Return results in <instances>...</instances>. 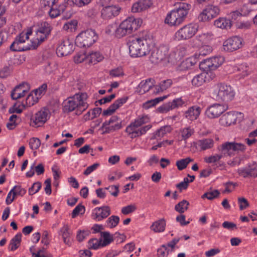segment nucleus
<instances>
[{
	"label": "nucleus",
	"mask_w": 257,
	"mask_h": 257,
	"mask_svg": "<svg viewBox=\"0 0 257 257\" xmlns=\"http://www.w3.org/2000/svg\"><path fill=\"white\" fill-rule=\"evenodd\" d=\"M86 96V94L81 93H76L67 98L63 102L64 112L68 113L75 110L77 114H81L88 106V104L84 101Z\"/></svg>",
	"instance_id": "obj_1"
},
{
	"label": "nucleus",
	"mask_w": 257,
	"mask_h": 257,
	"mask_svg": "<svg viewBox=\"0 0 257 257\" xmlns=\"http://www.w3.org/2000/svg\"><path fill=\"white\" fill-rule=\"evenodd\" d=\"M149 121L150 118L148 115H145L138 117L126 126L125 131L131 139L139 137L146 134L152 127V126L151 124L142 126V125Z\"/></svg>",
	"instance_id": "obj_2"
},
{
	"label": "nucleus",
	"mask_w": 257,
	"mask_h": 257,
	"mask_svg": "<svg viewBox=\"0 0 257 257\" xmlns=\"http://www.w3.org/2000/svg\"><path fill=\"white\" fill-rule=\"evenodd\" d=\"M210 94L216 101L228 102L234 99L235 92L231 86L218 83L211 88Z\"/></svg>",
	"instance_id": "obj_3"
},
{
	"label": "nucleus",
	"mask_w": 257,
	"mask_h": 257,
	"mask_svg": "<svg viewBox=\"0 0 257 257\" xmlns=\"http://www.w3.org/2000/svg\"><path fill=\"white\" fill-rule=\"evenodd\" d=\"M149 41L150 40L147 36L137 38L130 41L128 47L131 56L138 57L147 55L150 50Z\"/></svg>",
	"instance_id": "obj_4"
},
{
	"label": "nucleus",
	"mask_w": 257,
	"mask_h": 257,
	"mask_svg": "<svg viewBox=\"0 0 257 257\" xmlns=\"http://www.w3.org/2000/svg\"><path fill=\"white\" fill-rule=\"evenodd\" d=\"M32 34V31L31 29H28L27 32H22L17 36L15 41L10 46V49L13 51H25L30 49H35L36 48L32 47L31 45H26V41L29 38V36Z\"/></svg>",
	"instance_id": "obj_5"
},
{
	"label": "nucleus",
	"mask_w": 257,
	"mask_h": 257,
	"mask_svg": "<svg viewBox=\"0 0 257 257\" xmlns=\"http://www.w3.org/2000/svg\"><path fill=\"white\" fill-rule=\"evenodd\" d=\"M52 30L51 25L46 22H42L36 31V36L31 41L32 47L37 48L40 44L45 41L50 35Z\"/></svg>",
	"instance_id": "obj_6"
},
{
	"label": "nucleus",
	"mask_w": 257,
	"mask_h": 257,
	"mask_svg": "<svg viewBox=\"0 0 257 257\" xmlns=\"http://www.w3.org/2000/svg\"><path fill=\"white\" fill-rule=\"evenodd\" d=\"M97 38L94 30H87L82 32L76 37L75 44L79 47H89L96 42Z\"/></svg>",
	"instance_id": "obj_7"
},
{
	"label": "nucleus",
	"mask_w": 257,
	"mask_h": 257,
	"mask_svg": "<svg viewBox=\"0 0 257 257\" xmlns=\"http://www.w3.org/2000/svg\"><path fill=\"white\" fill-rule=\"evenodd\" d=\"M246 149V146L243 144L235 141L226 142L218 148L219 150L223 155L228 156H232L234 155L235 153L244 152Z\"/></svg>",
	"instance_id": "obj_8"
},
{
	"label": "nucleus",
	"mask_w": 257,
	"mask_h": 257,
	"mask_svg": "<svg viewBox=\"0 0 257 257\" xmlns=\"http://www.w3.org/2000/svg\"><path fill=\"white\" fill-rule=\"evenodd\" d=\"M198 29V26L197 24H189L178 30L175 33L174 39L177 41L188 40L195 35Z\"/></svg>",
	"instance_id": "obj_9"
},
{
	"label": "nucleus",
	"mask_w": 257,
	"mask_h": 257,
	"mask_svg": "<svg viewBox=\"0 0 257 257\" xmlns=\"http://www.w3.org/2000/svg\"><path fill=\"white\" fill-rule=\"evenodd\" d=\"M122 127V120L117 116L113 115L102 123L100 130H103L102 134H105L120 130Z\"/></svg>",
	"instance_id": "obj_10"
},
{
	"label": "nucleus",
	"mask_w": 257,
	"mask_h": 257,
	"mask_svg": "<svg viewBox=\"0 0 257 257\" xmlns=\"http://www.w3.org/2000/svg\"><path fill=\"white\" fill-rule=\"evenodd\" d=\"M220 13L218 7L213 5H208L204 7L199 14L198 19L200 22H209L217 17Z\"/></svg>",
	"instance_id": "obj_11"
},
{
	"label": "nucleus",
	"mask_w": 257,
	"mask_h": 257,
	"mask_svg": "<svg viewBox=\"0 0 257 257\" xmlns=\"http://www.w3.org/2000/svg\"><path fill=\"white\" fill-rule=\"evenodd\" d=\"M74 50V39L67 37L61 41L57 48L56 53L58 56H66L72 53Z\"/></svg>",
	"instance_id": "obj_12"
},
{
	"label": "nucleus",
	"mask_w": 257,
	"mask_h": 257,
	"mask_svg": "<svg viewBox=\"0 0 257 257\" xmlns=\"http://www.w3.org/2000/svg\"><path fill=\"white\" fill-rule=\"evenodd\" d=\"M48 117V110L41 109L36 113L34 115L31 116L30 125L35 127L41 126L46 122Z\"/></svg>",
	"instance_id": "obj_13"
},
{
	"label": "nucleus",
	"mask_w": 257,
	"mask_h": 257,
	"mask_svg": "<svg viewBox=\"0 0 257 257\" xmlns=\"http://www.w3.org/2000/svg\"><path fill=\"white\" fill-rule=\"evenodd\" d=\"M120 7L116 5H110L102 8L101 10V17L103 20H110L117 16L121 11Z\"/></svg>",
	"instance_id": "obj_14"
},
{
	"label": "nucleus",
	"mask_w": 257,
	"mask_h": 257,
	"mask_svg": "<svg viewBox=\"0 0 257 257\" xmlns=\"http://www.w3.org/2000/svg\"><path fill=\"white\" fill-rule=\"evenodd\" d=\"M241 46L242 40L237 36L228 38L223 43V50L226 52H233L239 49Z\"/></svg>",
	"instance_id": "obj_15"
},
{
	"label": "nucleus",
	"mask_w": 257,
	"mask_h": 257,
	"mask_svg": "<svg viewBox=\"0 0 257 257\" xmlns=\"http://www.w3.org/2000/svg\"><path fill=\"white\" fill-rule=\"evenodd\" d=\"M227 108L226 106L215 103L210 106L206 110L205 113L208 117L214 118L219 116Z\"/></svg>",
	"instance_id": "obj_16"
},
{
	"label": "nucleus",
	"mask_w": 257,
	"mask_h": 257,
	"mask_svg": "<svg viewBox=\"0 0 257 257\" xmlns=\"http://www.w3.org/2000/svg\"><path fill=\"white\" fill-rule=\"evenodd\" d=\"M110 214V208L108 206H103L94 208L92 213V217L97 221H101Z\"/></svg>",
	"instance_id": "obj_17"
},
{
	"label": "nucleus",
	"mask_w": 257,
	"mask_h": 257,
	"mask_svg": "<svg viewBox=\"0 0 257 257\" xmlns=\"http://www.w3.org/2000/svg\"><path fill=\"white\" fill-rule=\"evenodd\" d=\"M238 115H241L240 112L236 111H230L223 114L220 118V124L223 126H229L234 124Z\"/></svg>",
	"instance_id": "obj_18"
},
{
	"label": "nucleus",
	"mask_w": 257,
	"mask_h": 257,
	"mask_svg": "<svg viewBox=\"0 0 257 257\" xmlns=\"http://www.w3.org/2000/svg\"><path fill=\"white\" fill-rule=\"evenodd\" d=\"M121 23L130 34L139 28L142 23V21L140 19H135L134 17H130Z\"/></svg>",
	"instance_id": "obj_19"
},
{
	"label": "nucleus",
	"mask_w": 257,
	"mask_h": 257,
	"mask_svg": "<svg viewBox=\"0 0 257 257\" xmlns=\"http://www.w3.org/2000/svg\"><path fill=\"white\" fill-rule=\"evenodd\" d=\"M168 48L167 46L160 47L152 53L150 60L153 63H159L165 58L168 54Z\"/></svg>",
	"instance_id": "obj_20"
},
{
	"label": "nucleus",
	"mask_w": 257,
	"mask_h": 257,
	"mask_svg": "<svg viewBox=\"0 0 257 257\" xmlns=\"http://www.w3.org/2000/svg\"><path fill=\"white\" fill-rule=\"evenodd\" d=\"M184 103V102L181 98H177L160 106L158 108V111L162 113H167L171 110L181 106Z\"/></svg>",
	"instance_id": "obj_21"
},
{
	"label": "nucleus",
	"mask_w": 257,
	"mask_h": 257,
	"mask_svg": "<svg viewBox=\"0 0 257 257\" xmlns=\"http://www.w3.org/2000/svg\"><path fill=\"white\" fill-rule=\"evenodd\" d=\"M30 89V85L27 83H23L16 86L11 93L13 99L16 100L25 95Z\"/></svg>",
	"instance_id": "obj_22"
},
{
	"label": "nucleus",
	"mask_w": 257,
	"mask_h": 257,
	"mask_svg": "<svg viewBox=\"0 0 257 257\" xmlns=\"http://www.w3.org/2000/svg\"><path fill=\"white\" fill-rule=\"evenodd\" d=\"M155 81L152 78H148L142 81L137 88V92L140 95H142L148 92L153 87L155 86Z\"/></svg>",
	"instance_id": "obj_23"
},
{
	"label": "nucleus",
	"mask_w": 257,
	"mask_h": 257,
	"mask_svg": "<svg viewBox=\"0 0 257 257\" xmlns=\"http://www.w3.org/2000/svg\"><path fill=\"white\" fill-rule=\"evenodd\" d=\"M127 99V97H123L116 100L108 108L103 111V115L107 116L111 115L117 109L124 104Z\"/></svg>",
	"instance_id": "obj_24"
},
{
	"label": "nucleus",
	"mask_w": 257,
	"mask_h": 257,
	"mask_svg": "<svg viewBox=\"0 0 257 257\" xmlns=\"http://www.w3.org/2000/svg\"><path fill=\"white\" fill-rule=\"evenodd\" d=\"M184 20L178 15L175 11L172 10L167 16L165 23L171 26H178L181 24Z\"/></svg>",
	"instance_id": "obj_25"
},
{
	"label": "nucleus",
	"mask_w": 257,
	"mask_h": 257,
	"mask_svg": "<svg viewBox=\"0 0 257 257\" xmlns=\"http://www.w3.org/2000/svg\"><path fill=\"white\" fill-rule=\"evenodd\" d=\"M153 5L151 0H139L134 3L132 7L133 13H138L150 8Z\"/></svg>",
	"instance_id": "obj_26"
},
{
	"label": "nucleus",
	"mask_w": 257,
	"mask_h": 257,
	"mask_svg": "<svg viewBox=\"0 0 257 257\" xmlns=\"http://www.w3.org/2000/svg\"><path fill=\"white\" fill-rule=\"evenodd\" d=\"M236 67V75L238 79H243L250 74L251 69L245 63L239 64Z\"/></svg>",
	"instance_id": "obj_27"
},
{
	"label": "nucleus",
	"mask_w": 257,
	"mask_h": 257,
	"mask_svg": "<svg viewBox=\"0 0 257 257\" xmlns=\"http://www.w3.org/2000/svg\"><path fill=\"white\" fill-rule=\"evenodd\" d=\"M201 111L200 107L197 106H193L190 107L185 111V117L190 120L196 119L199 116Z\"/></svg>",
	"instance_id": "obj_28"
},
{
	"label": "nucleus",
	"mask_w": 257,
	"mask_h": 257,
	"mask_svg": "<svg viewBox=\"0 0 257 257\" xmlns=\"http://www.w3.org/2000/svg\"><path fill=\"white\" fill-rule=\"evenodd\" d=\"M191 8V5L183 3L179 4L178 6L173 10L178 14V15L180 16V17H181V18L184 20Z\"/></svg>",
	"instance_id": "obj_29"
},
{
	"label": "nucleus",
	"mask_w": 257,
	"mask_h": 257,
	"mask_svg": "<svg viewBox=\"0 0 257 257\" xmlns=\"http://www.w3.org/2000/svg\"><path fill=\"white\" fill-rule=\"evenodd\" d=\"M197 59L196 58L192 57L186 59L183 61L179 66V69L180 71H186L190 69L197 63Z\"/></svg>",
	"instance_id": "obj_30"
},
{
	"label": "nucleus",
	"mask_w": 257,
	"mask_h": 257,
	"mask_svg": "<svg viewBox=\"0 0 257 257\" xmlns=\"http://www.w3.org/2000/svg\"><path fill=\"white\" fill-rule=\"evenodd\" d=\"M213 34L211 32H205L199 34L196 37L201 44L206 45L213 39Z\"/></svg>",
	"instance_id": "obj_31"
},
{
	"label": "nucleus",
	"mask_w": 257,
	"mask_h": 257,
	"mask_svg": "<svg viewBox=\"0 0 257 257\" xmlns=\"http://www.w3.org/2000/svg\"><path fill=\"white\" fill-rule=\"evenodd\" d=\"M166 221L164 219H159L154 222L151 226V229L155 232H162L165 229Z\"/></svg>",
	"instance_id": "obj_32"
},
{
	"label": "nucleus",
	"mask_w": 257,
	"mask_h": 257,
	"mask_svg": "<svg viewBox=\"0 0 257 257\" xmlns=\"http://www.w3.org/2000/svg\"><path fill=\"white\" fill-rule=\"evenodd\" d=\"M172 84V81L171 79L163 80L161 81L159 85H155L154 93L158 94L160 92H163L169 88Z\"/></svg>",
	"instance_id": "obj_33"
},
{
	"label": "nucleus",
	"mask_w": 257,
	"mask_h": 257,
	"mask_svg": "<svg viewBox=\"0 0 257 257\" xmlns=\"http://www.w3.org/2000/svg\"><path fill=\"white\" fill-rule=\"evenodd\" d=\"M214 25L217 28L222 29H227L231 27L230 20L223 18H219L214 21Z\"/></svg>",
	"instance_id": "obj_34"
},
{
	"label": "nucleus",
	"mask_w": 257,
	"mask_h": 257,
	"mask_svg": "<svg viewBox=\"0 0 257 257\" xmlns=\"http://www.w3.org/2000/svg\"><path fill=\"white\" fill-rule=\"evenodd\" d=\"M60 234L62 235L64 242L66 244H71L70 229L67 225H64L60 230Z\"/></svg>",
	"instance_id": "obj_35"
},
{
	"label": "nucleus",
	"mask_w": 257,
	"mask_h": 257,
	"mask_svg": "<svg viewBox=\"0 0 257 257\" xmlns=\"http://www.w3.org/2000/svg\"><path fill=\"white\" fill-rule=\"evenodd\" d=\"M196 144L201 150H206L213 146L214 142L212 139H205L198 140L196 142Z\"/></svg>",
	"instance_id": "obj_36"
},
{
	"label": "nucleus",
	"mask_w": 257,
	"mask_h": 257,
	"mask_svg": "<svg viewBox=\"0 0 257 257\" xmlns=\"http://www.w3.org/2000/svg\"><path fill=\"white\" fill-rule=\"evenodd\" d=\"M103 59V56L98 52H92L87 55V61L90 63L96 64Z\"/></svg>",
	"instance_id": "obj_37"
},
{
	"label": "nucleus",
	"mask_w": 257,
	"mask_h": 257,
	"mask_svg": "<svg viewBox=\"0 0 257 257\" xmlns=\"http://www.w3.org/2000/svg\"><path fill=\"white\" fill-rule=\"evenodd\" d=\"M206 73H202L194 76L192 79V85L196 87L201 86L206 81Z\"/></svg>",
	"instance_id": "obj_38"
},
{
	"label": "nucleus",
	"mask_w": 257,
	"mask_h": 257,
	"mask_svg": "<svg viewBox=\"0 0 257 257\" xmlns=\"http://www.w3.org/2000/svg\"><path fill=\"white\" fill-rule=\"evenodd\" d=\"M21 233L17 234L11 240L9 244V249L12 251L17 249L20 245L21 241Z\"/></svg>",
	"instance_id": "obj_39"
},
{
	"label": "nucleus",
	"mask_w": 257,
	"mask_h": 257,
	"mask_svg": "<svg viewBox=\"0 0 257 257\" xmlns=\"http://www.w3.org/2000/svg\"><path fill=\"white\" fill-rule=\"evenodd\" d=\"M194 130L190 126L183 128L180 131V134L183 140H186L194 134Z\"/></svg>",
	"instance_id": "obj_40"
},
{
	"label": "nucleus",
	"mask_w": 257,
	"mask_h": 257,
	"mask_svg": "<svg viewBox=\"0 0 257 257\" xmlns=\"http://www.w3.org/2000/svg\"><path fill=\"white\" fill-rule=\"evenodd\" d=\"M189 203L186 200H183L179 202L175 206V210L182 214L186 211L188 208Z\"/></svg>",
	"instance_id": "obj_41"
},
{
	"label": "nucleus",
	"mask_w": 257,
	"mask_h": 257,
	"mask_svg": "<svg viewBox=\"0 0 257 257\" xmlns=\"http://www.w3.org/2000/svg\"><path fill=\"white\" fill-rule=\"evenodd\" d=\"M193 161V159L189 157L185 159H181L177 161L176 163V165L179 170H182L185 169L189 163Z\"/></svg>",
	"instance_id": "obj_42"
},
{
	"label": "nucleus",
	"mask_w": 257,
	"mask_h": 257,
	"mask_svg": "<svg viewBox=\"0 0 257 257\" xmlns=\"http://www.w3.org/2000/svg\"><path fill=\"white\" fill-rule=\"evenodd\" d=\"M172 130L170 125H165L161 127L155 133V138L163 137L166 134L171 132Z\"/></svg>",
	"instance_id": "obj_43"
},
{
	"label": "nucleus",
	"mask_w": 257,
	"mask_h": 257,
	"mask_svg": "<svg viewBox=\"0 0 257 257\" xmlns=\"http://www.w3.org/2000/svg\"><path fill=\"white\" fill-rule=\"evenodd\" d=\"M77 26V21L76 20H71L65 24L63 28L65 31L72 32L76 30Z\"/></svg>",
	"instance_id": "obj_44"
},
{
	"label": "nucleus",
	"mask_w": 257,
	"mask_h": 257,
	"mask_svg": "<svg viewBox=\"0 0 257 257\" xmlns=\"http://www.w3.org/2000/svg\"><path fill=\"white\" fill-rule=\"evenodd\" d=\"M119 222V217L118 216L112 215L106 220L108 227L112 228L117 226Z\"/></svg>",
	"instance_id": "obj_45"
},
{
	"label": "nucleus",
	"mask_w": 257,
	"mask_h": 257,
	"mask_svg": "<svg viewBox=\"0 0 257 257\" xmlns=\"http://www.w3.org/2000/svg\"><path fill=\"white\" fill-rule=\"evenodd\" d=\"M199 67L205 71L214 70L210 58L200 62Z\"/></svg>",
	"instance_id": "obj_46"
},
{
	"label": "nucleus",
	"mask_w": 257,
	"mask_h": 257,
	"mask_svg": "<svg viewBox=\"0 0 257 257\" xmlns=\"http://www.w3.org/2000/svg\"><path fill=\"white\" fill-rule=\"evenodd\" d=\"M213 69L215 70L223 62V58L221 56H216L210 58Z\"/></svg>",
	"instance_id": "obj_47"
},
{
	"label": "nucleus",
	"mask_w": 257,
	"mask_h": 257,
	"mask_svg": "<svg viewBox=\"0 0 257 257\" xmlns=\"http://www.w3.org/2000/svg\"><path fill=\"white\" fill-rule=\"evenodd\" d=\"M101 234L103 239L102 246H106L113 241V237L108 232H102Z\"/></svg>",
	"instance_id": "obj_48"
},
{
	"label": "nucleus",
	"mask_w": 257,
	"mask_h": 257,
	"mask_svg": "<svg viewBox=\"0 0 257 257\" xmlns=\"http://www.w3.org/2000/svg\"><path fill=\"white\" fill-rule=\"evenodd\" d=\"M220 193L217 190H214L209 191L205 193L202 196V198H206L209 200H212L215 198H217Z\"/></svg>",
	"instance_id": "obj_49"
},
{
	"label": "nucleus",
	"mask_w": 257,
	"mask_h": 257,
	"mask_svg": "<svg viewBox=\"0 0 257 257\" xmlns=\"http://www.w3.org/2000/svg\"><path fill=\"white\" fill-rule=\"evenodd\" d=\"M48 11V13L51 18H55L59 16L60 14V11L57 8L56 5L45 9Z\"/></svg>",
	"instance_id": "obj_50"
},
{
	"label": "nucleus",
	"mask_w": 257,
	"mask_h": 257,
	"mask_svg": "<svg viewBox=\"0 0 257 257\" xmlns=\"http://www.w3.org/2000/svg\"><path fill=\"white\" fill-rule=\"evenodd\" d=\"M18 117L16 114H12L9 118V121L7 124V126L9 130L14 129L17 125L16 120Z\"/></svg>",
	"instance_id": "obj_51"
},
{
	"label": "nucleus",
	"mask_w": 257,
	"mask_h": 257,
	"mask_svg": "<svg viewBox=\"0 0 257 257\" xmlns=\"http://www.w3.org/2000/svg\"><path fill=\"white\" fill-rule=\"evenodd\" d=\"M247 168L250 174V177H257V163L252 162L248 165Z\"/></svg>",
	"instance_id": "obj_52"
},
{
	"label": "nucleus",
	"mask_w": 257,
	"mask_h": 257,
	"mask_svg": "<svg viewBox=\"0 0 257 257\" xmlns=\"http://www.w3.org/2000/svg\"><path fill=\"white\" fill-rule=\"evenodd\" d=\"M41 145L40 140L37 138H32L29 141V146L32 150H36Z\"/></svg>",
	"instance_id": "obj_53"
},
{
	"label": "nucleus",
	"mask_w": 257,
	"mask_h": 257,
	"mask_svg": "<svg viewBox=\"0 0 257 257\" xmlns=\"http://www.w3.org/2000/svg\"><path fill=\"white\" fill-rule=\"evenodd\" d=\"M38 97L37 96L35 97L33 94L30 93L28 95L26 99V104L27 106L33 105L38 102Z\"/></svg>",
	"instance_id": "obj_54"
},
{
	"label": "nucleus",
	"mask_w": 257,
	"mask_h": 257,
	"mask_svg": "<svg viewBox=\"0 0 257 257\" xmlns=\"http://www.w3.org/2000/svg\"><path fill=\"white\" fill-rule=\"evenodd\" d=\"M85 212V207L83 205L79 204L74 209L72 213V217L75 218L79 214H83Z\"/></svg>",
	"instance_id": "obj_55"
},
{
	"label": "nucleus",
	"mask_w": 257,
	"mask_h": 257,
	"mask_svg": "<svg viewBox=\"0 0 257 257\" xmlns=\"http://www.w3.org/2000/svg\"><path fill=\"white\" fill-rule=\"evenodd\" d=\"M129 34L123 26L120 23L118 27L117 26L115 30V35L118 37H122Z\"/></svg>",
	"instance_id": "obj_56"
},
{
	"label": "nucleus",
	"mask_w": 257,
	"mask_h": 257,
	"mask_svg": "<svg viewBox=\"0 0 257 257\" xmlns=\"http://www.w3.org/2000/svg\"><path fill=\"white\" fill-rule=\"evenodd\" d=\"M137 209L135 204H130L121 208V212L123 214L127 215L134 212Z\"/></svg>",
	"instance_id": "obj_57"
},
{
	"label": "nucleus",
	"mask_w": 257,
	"mask_h": 257,
	"mask_svg": "<svg viewBox=\"0 0 257 257\" xmlns=\"http://www.w3.org/2000/svg\"><path fill=\"white\" fill-rule=\"evenodd\" d=\"M32 257H52V256L45 248H42L36 252H32Z\"/></svg>",
	"instance_id": "obj_58"
},
{
	"label": "nucleus",
	"mask_w": 257,
	"mask_h": 257,
	"mask_svg": "<svg viewBox=\"0 0 257 257\" xmlns=\"http://www.w3.org/2000/svg\"><path fill=\"white\" fill-rule=\"evenodd\" d=\"M12 190L14 191V196L15 197L17 195L23 196L26 193V190L19 185L15 186Z\"/></svg>",
	"instance_id": "obj_59"
},
{
	"label": "nucleus",
	"mask_w": 257,
	"mask_h": 257,
	"mask_svg": "<svg viewBox=\"0 0 257 257\" xmlns=\"http://www.w3.org/2000/svg\"><path fill=\"white\" fill-rule=\"evenodd\" d=\"M41 188V184L39 182H35L33 184L32 186L29 189V194L30 195H32L37 193Z\"/></svg>",
	"instance_id": "obj_60"
},
{
	"label": "nucleus",
	"mask_w": 257,
	"mask_h": 257,
	"mask_svg": "<svg viewBox=\"0 0 257 257\" xmlns=\"http://www.w3.org/2000/svg\"><path fill=\"white\" fill-rule=\"evenodd\" d=\"M89 245L90 248L96 249L100 246H102L101 241L96 238H93L89 241Z\"/></svg>",
	"instance_id": "obj_61"
},
{
	"label": "nucleus",
	"mask_w": 257,
	"mask_h": 257,
	"mask_svg": "<svg viewBox=\"0 0 257 257\" xmlns=\"http://www.w3.org/2000/svg\"><path fill=\"white\" fill-rule=\"evenodd\" d=\"M222 155L216 154L215 155L211 156L205 158V161L208 163H215L218 161L222 157Z\"/></svg>",
	"instance_id": "obj_62"
},
{
	"label": "nucleus",
	"mask_w": 257,
	"mask_h": 257,
	"mask_svg": "<svg viewBox=\"0 0 257 257\" xmlns=\"http://www.w3.org/2000/svg\"><path fill=\"white\" fill-rule=\"evenodd\" d=\"M119 186L117 185H111L108 187H105L104 189L108 190L110 194L114 197H116L118 195L119 192Z\"/></svg>",
	"instance_id": "obj_63"
},
{
	"label": "nucleus",
	"mask_w": 257,
	"mask_h": 257,
	"mask_svg": "<svg viewBox=\"0 0 257 257\" xmlns=\"http://www.w3.org/2000/svg\"><path fill=\"white\" fill-rule=\"evenodd\" d=\"M25 105L24 104L19 105H18L17 104H16L12 107L9 109V112L10 113H21L22 112L23 109Z\"/></svg>",
	"instance_id": "obj_64"
}]
</instances>
